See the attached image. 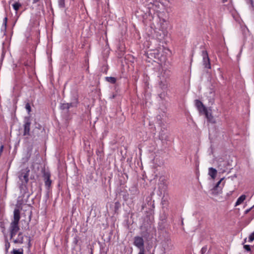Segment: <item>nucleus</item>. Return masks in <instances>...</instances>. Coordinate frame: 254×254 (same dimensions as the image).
<instances>
[{
    "instance_id": "6e6552de",
    "label": "nucleus",
    "mask_w": 254,
    "mask_h": 254,
    "mask_svg": "<svg viewBox=\"0 0 254 254\" xmlns=\"http://www.w3.org/2000/svg\"><path fill=\"white\" fill-rule=\"evenodd\" d=\"M31 123L29 121H27L24 125L23 135H30Z\"/></svg>"
},
{
    "instance_id": "c85d7f7f",
    "label": "nucleus",
    "mask_w": 254,
    "mask_h": 254,
    "mask_svg": "<svg viewBox=\"0 0 254 254\" xmlns=\"http://www.w3.org/2000/svg\"><path fill=\"white\" fill-rule=\"evenodd\" d=\"M39 1L40 0H33V3H36Z\"/></svg>"
},
{
    "instance_id": "412c9836",
    "label": "nucleus",
    "mask_w": 254,
    "mask_h": 254,
    "mask_svg": "<svg viewBox=\"0 0 254 254\" xmlns=\"http://www.w3.org/2000/svg\"><path fill=\"white\" fill-rule=\"evenodd\" d=\"M59 3L61 7H64V0H59Z\"/></svg>"
},
{
    "instance_id": "2f4dec72",
    "label": "nucleus",
    "mask_w": 254,
    "mask_h": 254,
    "mask_svg": "<svg viewBox=\"0 0 254 254\" xmlns=\"http://www.w3.org/2000/svg\"><path fill=\"white\" fill-rule=\"evenodd\" d=\"M227 1V0H222L223 2H226Z\"/></svg>"
},
{
    "instance_id": "bb28decb",
    "label": "nucleus",
    "mask_w": 254,
    "mask_h": 254,
    "mask_svg": "<svg viewBox=\"0 0 254 254\" xmlns=\"http://www.w3.org/2000/svg\"><path fill=\"white\" fill-rule=\"evenodd\" d=\"M3 146L1 145L0 148V156L1 155V154L3 151Z\"/></svg>"
},
{
    "instance_id": "f257e3e1",
    "label": "nucleus",
    "mask_w": 254,
    "mask_h": 254,
    "mask_svg": "<svg viewBox=\"0 0 254 254\" xmlns=\"http://www.w3.org/2000/svg\"><path fill=\"white\" fill-rule=\"evenodd\" d=\"M224 178L220 179L214 185V186L210 190V193L213 195H217L222 192V187L223 184L221 186V182L223 180Z\"/></svg>"
},
{
    "instance_id": "423d86ee",
    "label": "nucleus",
    "mask_w": 254,
    "mask_h": 254,
    "mask_svg": "<svg viewBox=\"0 0 254 254\" xmlns=\"http://www.w3.org/2000/svg\"><path fill=\"white\" fill-rule=\"evenodd\" d=\"M209 96H207V98L208 99L209 104L212 105L214 103L215 97V89L214 87H211L209 89Z\"/></svg>"
},
{
    "instance_id": "9d476101",
    "label": "nucleus",
    "mask_w": 254,
    "mask_h": 254,
    "mask_svg": "<svg viewBox=\"0 0 254 254\" xmlns=\"http://www.w3.org/2000/svg\"><path fill=\"white\" fill-rule=\"evenodd\" d=\"M20 218V211L18 209H15L14 210L13 220L12 222L19 223Z\"/></svg>"
},
{
    "instance_id": "2eb2a0df",
    "label": "nucleus",
    "mask_w": 254,
    "mask_h": 254,
    "mask_svg": "<svg viewBox=\"0 0 254 254\" xmlns=\"http://www.w3.org/2000/svg\"><path fill=\"white\" fill-rule=\"evenodd\" d=\"M106 79L107 81L112 84H115L117 81L116 78L114 77H106Z\"/></svg>"
},
{
    "instance_id": "f8f14e48",
    "label": "nucleus",
    "mask_w": 254,
    "mask_h": 254,
    "mask_svg": "<svg viewBox=\"0 0 254 254\" xmlns=\"http://www.w3.org/2000/svg\"><path fill=\"white\" fill-rule=\"evenodd\" d=\"M246 195L244 194H243L241 195L237 200L236 203H235V206L239 205L241 204L246 199Z\"/></svg>"
},
{
    "instance_id": "f03ea898",
    "label": "nucleus",
    "mask_w": 254,
    "mask_h": 254,
    "mask_svg": "<svg viewBox=\"0 0 254 254\" xmlns=\"http://www.w3.org/2000/svg\"><path fill=\"white\" fill-rule=\"evenodd\" d=\"M195 105L199 113L205 115L206 117V107H205L203 103L198 100H195Z\"/></svg>"
},
{
    "instance_id": "ddd939ff",
    "label": "nucleus",
    "mask_w": 254,
    "mask_h": 254,
    "mask_svg": "<svg viewBox=\"0 0 254 254\" xmlns=\"http://www.w3.org/2000/svg\"><path fill=\"white\" fill-rule=\"evenodd\" d=\"M207 122H209L211 123H215L216 122L215 119L213 116L211 115L210 113H209L208 109H207Z\"/></svg>"
},
{
    "instance_id": "39448f33",
    "label": "nucleus",
    "mask_w": 254,
    "mask_h": 254,
    "mask_svg": "<svg viewBox=\"0 0 254 254\" xmlns=\"http://www.w3.org/2000/svg\"><path fill=\"white\" fill-rule=\"evenodd\" d=\"M43 178L45 186L49 189L52 184V181L50 179L51 174L49 171H44L43 173Z\"/></svg>"
},
{
    "instance_id": "72a5a7b5",
    "label": "nucleus",
    "mask_w": 254,
    "mask_h": 254,
    "mask_svg": "<svg viewBox=\"0 0 254 254\" xmlns=\"http://www.w3.org/2000/svg\"><path fill=\"white\" fill-rule=\"evenodd\" d=\"M204 64L205 65V66H206V64Z\"/></svg>"
},
{
    "instance_id": "9b49d317",
    "label": "nucleus",
    "mask_w": 254,
    "mask_h": 254,
    "mask_svg": "<svg viewBox=\"0 0 254 254\" xmlns=\"http://www.w3.org/2000/svg\"><path fill=\"white\" fill-rule=\"evenodd\" d=\"M13 242L15 244H22L23 243V236L21 232L18 234L17 238L13 240Z\"/></svg>"
},
{
    "instance_id": "1a4fd4ad",
    "label": "nucleus",
    "mask_w": 254,
    "mask_h": 254,
    "mask_svg": "<svg viewBox=\"0 0 254 254\" xmlns=\"http://www.w3.org/2000/svg\"><path fill=\"white\" fill-rule=\"evenodd\" d=\"M29 170L26 171V172H22L19 176V179L21 181L24 182L25 183H27L29 181Z\"/></svg>"
},
{
    "instance_id": "4be33fe9",
    "label": "nucleus",
    "mask_w": 254,
    "mask_h": 254,
    "mask_svg": "<svg viewBox=\"0 0 254 254\" xmlns=\"http://www.w3.org/2000/svg\"><path fill=\"white\" fill-rule=\"evenodd\" d=\"M244 249L246 251L249 252L251 251V247L250 245H246L244 246Z\"/></svg>"
},
{
    "instance_id": "0eeeda50",
    "label": "nucleus",
    "mask_w": 254,
    "mask_h": 254,
    "mask_svg": "<svg viewBox=\"0 0 254 254\" xmlns=\"http://www.w3.org/2000/svg\"><path fill=\"white\" fill-rule=\"evenodd\" d=\"M217 170L216 169L212 167L208 168V174L209 176L210 180H214L217 177Z\"/></svg>"
},
{
    "instance_id": "473e14b6",
    "label": "nucleus",
    "mask_w": 254,
    "mask_h": 254,
    "mask_svg": "<svg viewBox=\"0 0 254 254\" xmlns=\"http://www.w3.org/2000/svg\"><path fill=\"white\" fill-rule=\"evenodd\" d=\"M251 3H252V4L253 5V0H251Z\"/></svg>"
},
{
    "instance_id": "20e7f679",
    "label": "nucleus",
    "mask_w": 254,
    "mask_h": 254,
    "mask_svg": "<svg viewBox=\"0 0 254 254\" xmlns=\"http://www.w3.org/2000/svg\"><path fill=\"white\" fill-rule=\"evenodd\" d=\"M19 223L11 222L10 225V238L12 239L19 230Z\"/></svg>"
},
{
    "instance_id": "dca6fc26",
    "label": "nucleus",
    "mask_w": 254,
    "mask_h": 254,
    "mask_svg": "<svg viewBox=\"0 0 254 254\" xmlns=\"http://www.w3.org/2000/svg\"><path fill=\"white\" fill-rule=\"evenodd\" d=\"M21 4L19 2H15L12 4L13 8L16 11L18 10L20 7L21 6Z\"/></svg>"
},
{
    "instance_id": "aec40b11",
    "label": "nucleus",
    "mask_w": 254,
    "mask_h": 254,
    "mask_svg": "<svg viewBox=\"0 0 254 254\" xmlns=\"http://www.w3.org/2000/svg\"><path fill=\"white\" fill-rule=\"evenodd\" d=\"M72 107V103H66L64 105V108L69 109L70 108Z\"/></svg>"
},
{
    "instance_id": "393cba45",
    "label": "nucleus",
    "mask_w": 254,
    "mask_h": 254,
    "mask_svg": "<svg viewBox=\"0 0 254 254\" xmlns=\"http://www.w3.org/2000/svg\"><path fill=\"white\" fill-rule=\"evenodd\" d=\"M139 252L138 253V254H145V249H144H144H139Z\"/></svg>"
},
{
    "instance_id": "f3484780",
    "label": "nucleus",
    "mask_w": 254,
    "mask_h": 254,
    "mask_svg": "<svg viewBox=\"0 0 254 254\" xmlns=\"http://www.w3.org/2000/svg\"><path fill=\"white\" fill-rule=\"evenodd\" d=\"M7 17H5L3 20V26H4V29L6 30L7 28Z\"/></svg>"
},
{
    "instance_id": "6ab92c4d",
    "label": "nucleus",
    "mask_w": 254,
    "mask_h": 254,
    "mask_svg": "<svg viewBox=\"0 0 254 254\" xmlns=\"http://www.w3.org/2000/svg\"><path fill=\"white\" fill-rule=\"evenodd\" d=\"M254 240V231L251 234V235L249 237V240L248 241L249 242H252Z\"/></svg>"
},
{
    "instance_id": "7ed1b4c3",
    "label": "nucleus",
    "mask_w": 254,
    "mask_h": 254,
    "mask_svg": "<svg viewBox=\"0 0 254 254\" xmlns=\"http://www.w3.org/2000/svg\"><path fill=\"white\" fill-rule=\"evenodd\" d=\"M133 245L138 249L144 248V241L142 237L135 236L134 238Z\"/></svg>"
},
{
    "instance_id": "4468645a",
    "label": "nucleus",
    "mask_w": 254,
    "mask_h": 254,
    "mask_svg": "<svg viewBox=\"0 0 254 254\" xmlns=\"http://www.w3.org/2000/svg\"><path fill=\"white\" fill-rule=\"evenodd\" d=\"M23 249L22 248L19 249L18 250L13 249L11 252V254H23Z\"/></svg>"
},
{
    "instance_id": "b1692460",
    "label": "nucleus",
    "mask_w": 254,
    "mask_h": 254,
    "mask_svg": "<svg viewBox=\"0 0 254 254\" xmlns=\"http://www.w3.org/2000/svg\"><path fill=\"white\" fill-rule=\"evenodd\" d=\"M254 208V205L253 206H252V207L249 208V209H247V210H246L245 211V214H247L252 209H253Z\"/></svg>"
},
{
    "instance_id": "5701e85b",
    "label": "nucleus",
    "mask_w": 254,
    "mask_h": 254,
    "mask_svg": "<svg viewBox=\"0 0 254 254\" xmlns=\"http://www.w3.org/2000/svg\"><path fill=\"white\" fill-rule=\"evenodd\" d=\"M206 248L205 247H203L202 248L201 250V254H204V253L206 252Z\"/></svg>"
},
{
    "instance_id": "cd10ccee",
    "label": "nucleus",
    "mask_w": 254,
    "mask_h": 254,
    "mask_svg": "<svg viewBox=\"0 0 254 254\" xmlns=\"http://www.w3.org/2000/svg\"><path fill=\"white\" fill-rule=\"evenodd\" d=\"M9 247H10V244L9 243H8L7 244H6L5 245V247H6V250H8V249L9 248Z\"/></svg>"
},
{
    "instance_id": "a878e982",
    "label": "nucleus",
    "mask_w": 254,
    "mask_h": 254,
    "mask_svg": "<svg viewBox=\"0 0 254 254\" xmlns=\"http://www.w3.org/2000/svg\"><path fill=\"white\" fill-rule=\"evenodd\" d=\"M207 68H210L211 66H210V62H209V59L208 56H207Z\"/></svg>"
},
{
    "instance_id": "c756f323",
    "label": "nucleus",
    "mask_w": 254,
    "mask_h": 254,
    "mask_svg": "<svg viewBox=\"0 0 254 254\" xmlns=\"http://www.w3.org/2000/svg\"><path fill=\"white\" fill-rule=\"evenodd\" d=\"M254 218V209L252 211V218L253 219Z\"/></svg>"
},
{
    "instance_id": "7c9ffc66",
    "label": "nucleus",
    "mask_w": 254,
    "mask_h": 254,
    "mask_svg": "<svg viewBox=\"0 0 254 254\" xmlns=\"http://www.w3.org/2000/svg\"><path fill=\"white\" fill-rule=\"evenodd\" d=\"M119 204H120L119 202H116L115 203L116 207H117Z\"/></svg>"
},
{
    "instance_id": "a211bd4d",
    "label": "nucleus",
    "mask_w": 254,
    "mask_h": 254,
    "mask_svg": "<svg viewBox=\"0 0 254 254\" xmlns=\"http://www.w3.org/2000/svg\"><path fill=\"white\" fill-rule=\"evenodd\" d=\"M25 109H26L28 113L29 114L30 113L31 111V108L30 105V104L29 103H27L26 104V105H25Z\"/></svg>"
}]
</instances>
